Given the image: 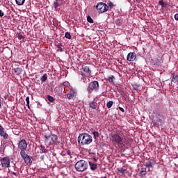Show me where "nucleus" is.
I'll list each match as a JSON object with an SVG mask.
<instances>
[{"label":"nucleus","mask_w":178,"mask_h":178,"mask_svg":"<svg viewBox=\"0 0 178 178\" xmlns=\"http://www.w3.org/2000/svg\"><path fill=\"white\" fill-rule=\"evenodd\" d=\"M108 5H109V6H111V7L113 6V3H111H111H109V4H108Z\"/></svg>","instance_id":"nucleus-46"},{"label":"nucleus","mask_w":178,"mask_h":178,"mask_svg":"<svg viewBox=\"0 0 178 178\" xmlns=\"http://www.w3.org/2000/svg\"><path fill=\"white\" fill-rule=\"evenodd\" d=\"M87 20H88V23H91V24L94 23V20L92 19V18H91V17H90V15H88V16L87 17Z\"/></svg>","instance_id":"nucleus-33"},{"label":"nucleus","mask_w":178,"mask_h":178,"mask_svg":"<svg viewBox=\"0 0 178 178\" xmlns=\"http://www.w3.org/2000/svg\"><path fill=\"white\" fill-rule=\"evenodd\" d=\"M137 58V54L135 52H130L128 54L127 60L129 62H134Z\"/></svg>","instance_id":"nucleus-10"},{"label":"nucleus","mask_w":178,"mask_h":178,"mask_svg":"<svg viewBox=\"0 0 178 178\" xmlns=\"http://www.w3.org/2000/svg\"><path fill=\"white\" fill-rule=\"evenodd\" d=\"M115 79V76L111 75L108 78L106 79V81H108L109 83H111V84H113V79Z\"/></svg>","instance_id":"nucleus-21"},{"label":"nucleus","mask_w":178,"mask_h":178,"mask_svg":"<svg viewBox=\"0 0 178 178\" xmlns=\"http://www.w3.org/2000/svg\"><path fill=\"white\" fill-rule=\"evenodd\" d=\"M18 149H20V151L27 149V141L25 139H22L19 142Z\"/></svg>","instance_id":"nucleus-8"},{"label":"nucleus","mask_w":178,"mask_h":178,"mask_svg":"<svg viewBox=\"0 0 178 178\" xmlns=\"http://www.w3.org/2000/svg\"><path fill=\"white\" fill-rule=\"evenodd\" d=\"M67 155H68L70 159L72 158V152L70 150L66 152Z\"/></svg>","instance_id":"nucleus-37"},{"label":"nucleus","mask_w":178,"mask_h":178,"mask_svg":"<svg viewBox=\"0 0 178 178\" xmlns=\"http://www.w3.org/2000/svg\"><path fill=\"white\" fill-rule=\"evenodd\" d=\"M60 142L58 140V136L51 134L49 136H44V143L46 145H59Z\"/></svg>","instance_id":"nucleus-3"},{"label":"nucleus","mask_w":178,"mask_h":178,"mask_svg":"<svg viewBox=\"0 0 178 178\" xmlns=\"http://www.w3.org/2000/svg\"><path fill=\"white\" fill-rule=\"evenodd\" d=\"M0 136L1 137H3L5 140L8 138V135L3 131V127L0 125Z\"/></svg>","instance_id":"nucleus-12"},{"label":"nucleus","mask_w":178,"mask_h":178,"mask_svg":"<svg viewBox=\"0 0 178 178\" xmlns=\"http://www.w3.org/2000/svg\"><path fill=\"white\" fill-rule=\"evenodd\" d=\"M25 163L30 166L33 163V161H31V156H29L23 159Z\"/></svg>","instance_id":"nucleus-14"},{"label":"nucleus","mask_w":178,"mask_h":178,"mask_svg":"<svg viewBox=\"0 0 178 178\" xmlns=\"http://www.w3.org/2000/svg\"><path fill=\"white\" fill-rule=\"evenodd\" d=\"M4 15H5V13H3V12H2V11L0 10V17H3Z\"/></svg>","instance_id":"nucleus-39"},{"label":"nucleus","mask_w":178,"mask_h":178,"mask_svg":"<svg viewBox=\"0 0 178 178\" xmlns=\"http://www.w3.org/2000/svg\"><path fill=\"white\" fill-rule=\"evenodd\" d=\"M20 155L22 159L29 156L27 154H26V150H20Z\"/></svg>","instance_id":"nucleus-22"},{"label":"nucleus","mask_w":178,"mask_h":178,"mask_svg":"<svg viewBox=\"0 0 178 178\" xmlns=\"http://www.w3.org/2000/svg\"><path fill=\"white\" fill-rule=\"evenodd\" d=\"M74 167L76 172H86L88 169V163L85 160H79L76 163Z\"/></svg>","instance_id":"nucleus-4"},{"label":"nucleus","mask_w":178,"mask_h":178,"mask_svg":"<svg viewBox=\"0 0 178 178\" xmlns=\"http://www.w3.org/2000/svg\"><path fill=\"white\" fill-rule=\"evenodd\" d=\"M40 149L42 151V154H47V149H45V147L42 145H40Z\"/></svg>","instance_id":"nucleus-24"},{"label":"nucleus","mask_w":178,"mask_h":178,"mask_svg":"<svg viewBox=\"0 0 178 178\" xmlns=\"http://www.w3.org/2000/svg\"><path fill=\"white\" fill-rule=\"evenodd\" d=\"M57 48H58V50L60 51V52L63 51V49L62 48V44L60 43H58L57 44Z\"/></svg>","instance_id":"nucleus-30"},{"label":"nucleus","mask_w":178,"mask_h":178,"mask_svg":"<svg viewBox=\"0 0 178 178\" xmlns=\"http://www.w3.org/2000/svg\"><path fill=\"white\" fill-rule=\"evenodd\" d=\"M154 164L155 163H154L153 162L147 161V163H145V166L146 168H153Z\"/></svg>","instance_id":"nucleus-19"},{"label":"nucleus","mask_w":178,"mask_h":178,"mask_svg":"<svg viewBox=\"0 0 178 178\" xmlns=\"http://www.w3.org/2000/svg\"><path fill=\"white\" fill-rule=\"evenodd\" d=\"M15 2L17 5L19 6H22V5H24V2H26V0H15Z\"/></svg>","instance_id":"nucleus-20"},{"label":"nucleus","mask_w":178,"mask_h":178,"mask_svg":"<svg viewBox=\"0 0 178 178\" xmlns=\"http://www.w3.org/2000/svg\"><path fill=\"white\" fill-rule=\"evenodd\" d=\"M26 106H28L29 109H30V97H26Z\"/></svg>","instance_id":"nucleus-26"},{"label":"nucleus","mask_w":178,"mask_h":178,"mask_svg":"<svg viewBox=\"0 0 178 178\" xmlns=\"http://www.w3.org/2000/svg\"><path fill=\"white\" fill-rule=\"evenodd\" d=\"M13 175H14V176H19V172H13Z\"/></svg>","instance_id":"nucleus-44"},{"label":"nucleus","mask_w":178,"mask_h":178,"mask_svg":"<svg viewBox=\"0 0 178 178\" xmlns=\"http://www.w3.org/2000/svg\"><path fill=\"white\" fill-rule=\"evenodd\" d=\"M17 38L18 40H24V36L22 33H18Z\"/></svg>","instance_id":"nucleus-34"},{"label":"nucleus","mask_w":178,"mask_h":178,"mask_svg":"<svg viewBox=\"0 0 178 178\" xmlns=\"http://www.w3.org/2000/svg\"><path fill=\"white\" fill-rule=\"evenodd\" d=\"M23 72V69L20 68V67H17L14 69V72L15 73V74H17V76H19V74H22V72Z\"/></svg>","instance_id":"nucleus-16"},{"label":"nucleus","mask_w":178,"mask_h":178,"mask_svg":"<svg viewBox=\"0 0 178 178\" xmlns=\"http://www.w3.org/2000/svg\"><path fill=\"white\" fill-rule=\"evenodd\" d=\"M96 9L99 13H105L109 10V6L105 3H98L96 6Z\"/></svg>","instance_id":"nucleus-6"},{"label":"nucleus","mask_w":178,"mask_h":178,"mask_svg":"<svg viewBox=\"0 0 178 178\" xmlns=\"http://www.w3.org/2000/svg\"><path fill=\"white\" fill-rule=\"evenodd\" d=\"M115 24L117 26H122V19H118L115 20Z\"/></svg>","instance_id":"nucleus-32"},{"label":"nucleus","mask_w":178,"mask_h":178,"mask_svg":"<svg viewBox=\"0 0 178 178\" xmlns=\"http://www.w3.org/2000/svg\"><path fill=\"white\" fill-rule=\"evenodd\" d=\"M113 105V101H109L108 102H107L106 104V106L107 108H112V106Z\"/></svg>","instance_id":"nucleus-29"},{"label":"nucleus","mask_w":178,"mask_h":178,"mask_svg":"<svg viewBox=\"0 0 178 178\" xmlns=\"http://www.w3.org/2000/svg\"><path fill=\"white\" fill-rule=\"evenodd\" d=\"M89 166L93 172L98 169V164L94 162L89 161Z\"/></svg>","instance_id":"nucleus-11"},{"label":"nucleus","mask_w":178,"mask_h":178,"mask_svg":"<svg viewBox=\"0 0 178 178\" xmlns=\"http://www.w3.org/2000/svg\"><path fill=\"white\" fill-rule=\"evenodd\" d=\"M90 108H92V109H97V106L98 104L95 102H92L89 104Z\"/></svg>","instance_id":"nucleus-18"},{"label":"nucleus","mask_w":178,"mask_h":178,"mask_svg":"<svg viewBox=\"0 0 178 178\" xmlns=\"http://www.w3.org/2000/svg\"><path fill=\"white\" fill-rule=\"evenodd\" d=\"M120 111H121V112H124V108H123L122 107H119Z\"/></svg>","instance_id":"nucleus-43"},{"label":"nucleus","mask_w":178,"mask_h":178,"mask_svg":"<svg viewBox=\"0 0 178 178\" xmlns=\"http://www.w3.org/2000/svg\"><path fill=\"white\" fill-rule=\"evenodd\" d=\"M174 17L178 22V13L175 14Z\"/></svg>","instance_id":"nucleus-42"},{"label":"nucleus","mask_w":178,"mask_h":178,"mask_svg":"<svg viewBox=\"0 0 178 178\" xmlns=\"http://www.w3.org/2000/svg\"><path fill=\"white\" fill-rule=\"evenodd\" d=\"M92 134H93L95 138L99 137V134L97 131H93Z\"/></svg>","instance_id":"nucleus-35"},{"label":"nucleus","mask_w":178,"mask_h":178,"mask_svg":"<svg viewBox=\"0 0 178 178\" xmlns=\"http://www.w3.org/2000/svg\"><path fill=\"white\" fill-rule=\"evenodd\" d=\"M126 169L120 167L118 168V171L119 172V173H121V175H124V173H126Z\"/></svg>","instance_id":"nucleus-23"},{"label":"nucleus","mask_w":178,"mask_h":178,"mask_svg":"<svg viewBox=\"0 0 178 178\" xmlns=\"http://www.w3.org/2000/svg\"><path fill=\"white\" fill-rule=\"evenodd\" d=\"M72 92H73L67 94V98H68V99H74V98H76V95H77V93H76V91H74V90H72Z\"/></svg>","instance_id":"nucleus-13"},{"label":"nucleus","mask_w":178,"mask_h":178,"mask_svg":"<svg viewBox=\"0 0 178 178\" xmlns=\"http://www.w3.org/2000/svg\"><path fill=\"white\" fill-rule=\"evenodd\" d=\"M65 37L67 40H71L72 39V35H70V33H69V32L65 33Z\"/></svg>","instance_id":"nucleus-27"},{"label":"nucleus","mask_w":178,"mask_h":178,"mask_svg":"<svg viewBox=\"0 0 178 178\" xmlns=\"http://www.w3.org/2000/svg\"><path fill=\"white\" fill-rule=\"evenodd\" d=\"M99 90V83L97 81H93L90 83L88 87V91L90 94L93 91H98Z\"/></svg>","instance_id":"nucleus-5"},{"label":"nucleus","mask_w":178,"mask_h":178,"mask_svg":"<svg viewBox=\"0 0 178 178\" xmlns=\"http://www.w3.org/2000/svg\"><path fill=\"white\" fill-rule=\"evenodd\" d=\"M146 175H147V168H142L140 169V175L141 176V177H144V176H145Z\"/></svg>","instance_id":"nucleus-17"},{"label":"nucleus","mask_w":178,"mask_h":178,"mask_svg":"<svg viewBox=\"0 0 178 178\" xmlns=\"http://www.w3.org/2000/svg\"><path fill=\"white\" fill-rule=\"evenodd\" d=\"M134 90H138V85L137 84L134 85Z\"/></svg>","instance_id":"nucleus-40"},{"label":"nucleus","mask_w":178,"mask_h":178,"mask_svg":"<svg viewBox=\"0 0 178 178\" xmlns=\"http://www.w3.org/2000/svg\"><path fill=\"white\" fill-rule=\"evenodd\" d=\"M159 5H160L161 8H165L166 6V4H165V2H163V0H161L159 2Z\"/></svg>","instance_id":"nucleus-31"},{"label":"nucleus","mask_w":178,"mask_h":178,"mask_svg":"<svg viewBox=\"0 0 178 178\" xmlns=\"http://www.w3.org/2000/svg\"><path fill=\"white\" fill-rule=\"evenodd\" d=\"M63 86L64 87H67L69 86V82H64Z\"/></svg>","instance_id":"nucleus-41"},{"label":"nucleus","mask_w":178,"mask_h":178,"mask_svg":"<svg viewBox=\"0 0 178 178\" xmlns=\"http://www.w3.org/2000/svg\"><path fill=\"white\" fill-rule=\"evenodd\" d=\"M47 99L49 101V102H54V101H55V98L51 95L47 96Z\"/></svg>","instance_id":"nucleus-28"},{"label":"nucleus","mask_w":178,"mask_h":178,"mask_svg":"<svg viewBox=\"0 0 178 178\" xmlns=\"http://www.w3.org/2000/svg\"><path fill=\"white\" fill-rule=\"evenodd\" d=\"M54 6L55 9H56L57 8H59V3L58 2V1L54 2Z\"/></svg>","instance_id":"nucleus-36"},{"label":"nucleus","mask_w":178,"mask_h":178,"mask_svg":"<svg viewBox=\"0 0 178 178\" xmlns=\"http://www.w3.org/2000/svg\"><path fill=\"white\" fill-rule=\"evenodd\" d=\"M1 106H2V100L0 99V108H1Z\"/></svg>","instance_id":"nucleus-45"},{"label":"nucleus","mask_w":178,"mask_h":178,"mask_svg":"<svg viewBox=\"0 0 178 178\" xmlns=\"http://www.w3.org/2000/svg\"><path fill=\"white\" fill-rule=\"evenodd\" d=\"M92 143V136L88 134H81L78 137V143L83 145H90Z\"/></svg>","instance_id":"nucleus-2"},{"label":"nucleus","mask_w":178,"mask_h":178,"mask_svg":"<svg viewBox=\"0 0 178 178\" xmlns=\"http://www.w3.org/2000/svg\"><path fill=\"white\" fill-rule=\"evenodd\" d=\"M47 79H48V77L47 76V74H44V75L42 76V77L40 78V81H42V83H44L47 81Z\"/></svg>","instance_id":"nucleus-25"},{"label":"nucleus","mask_w":178,"mask_h":178,"mask_svg":"<svg viewBox=\"0 0 178 178\" xmlns=\"http://www.w3.org/2000/svg\"><path fill=\"white\" fill-rule=\"evenodd\" d=\"M171 81H172L173 83H177L178 81V75L177 74L175 73H172L171 74Z\"/></svg>","instance_id":"nucleus-15"},{"label":"nucleus","mask_w":178,"mask_h":178,"mask_svg":"<svg viewBox=\"0 0 178 178\" xmlns=\"http://www.w3.org/2000/svg\"><path fill=\"white\" fill-rule=\"evenodd\" d=\"M110 140L113 144L115 147H118V148H123L127 144V141H126V138H122V135L119 134L112 133L110 135Z\"/></svg>","instance_id":"nucleus-1"},{"label":"nucleus","mask_w":178,"mask_h":178,"mask_svg":"<svg viewBox=\"0 0 178 178\" xmlns=\"http://www.w3.org/2000/svg\"><path fill=\"white\" fill-rule=\"evenodd\" d=\"M81 76L85 77H88L91 74V70H90V67L88 66H83L80 70Z\"/></svg>","instance_id":"nucleus-7"},{"label":"nucleus","mask_w":178,"mask_h":178,"mask_svg":"<svg viewBox=\"0 0 178 178\" xmlns=\"http://www.w3.org/2000/svg\"><path fill=\"white\" fill-rule=\"evenodd\" d=\"M157 60H159V62H157L158 65H160L161 60H162V57L161 56H158L157 57Z\"/></svg>","instance_id":"nucleus-38"},{"label":"nucleus","mask_w":178,"mask_h":178,"mask_svg":"<svg viewBox=\"0 0 178 178\" xmlns=\"http://www.w3.org/2000/svg\"><path fill=\"white\" fill-rule=\"evenodd\" d=\"M2 168H9L10 166V159L9 157H3L1 159Z\"/></svg>","instance_id":"nucleus-9"}]
</instances>
